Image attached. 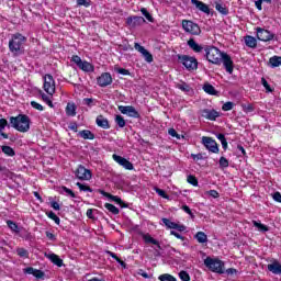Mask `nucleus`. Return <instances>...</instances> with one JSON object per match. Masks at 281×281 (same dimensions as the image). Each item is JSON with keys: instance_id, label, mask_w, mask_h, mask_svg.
I'll list each match as a JSON object with an SVG mask.
<instances>
[{"instance_id": "a18cd8bd", "label": "nucleus", "mask_w": 281, "mask_h": 281, "mask_svg": "<svg viewBox=\"0 0 281 281\" xmlns=\"http://www.w3.org/2000/svg\"><path fill=\"white\" fill-rule=\"evenodd\" d=\"M261 85L265 87L267 93H273V88L269 85V81L265 77L261 78Z\"/></svg>"}, {"instance_id": "603ef678", "label": "nucleus", "mask_w": 281, "mask_h": 281, "mask_svg": "<svg viewBox=\"0 0 281 281\" xmlns=\"http://www.w3.org/2000/svg\"><path fill=\"white\" fill-rule=\"evenodd\" d=\"M181 210L186 212V214H189L191 218H194V213H192V210L190 209V206H188V204H183L181 206Z\"/></svg>"}, {"instance_id": "473e14b6", "label": "nucleus", "mask_w": 281, "mask_h": 281, "mask_svg": "<svg viewBox=\"0 0 281 281\" xmlns=\"http://www.w3.org/2000/svg\"><path fill=\"white\" fill-rule=\"evenodd\" d=\"M40 95H42L43 102H45L50 109H54V102H52L49 95L45 94L43 90H40Z\"/></svg>"}, {"instance_id": "9b49d317", "label": "nucleus", "mask_w": 281, "mask_h": 281, "mask_svg": "<svg viewBox=\"0 0 281 281\" xmlns=\"http://www.w3.org/2000/svg\"><path fill=\"white\" fill-rule=\"evenodd\" d=\"M75 177L79 179V181H91L93 173H91V170L87 169L85 166L79 165L75 170Z\"/></svg>"}, {"instance_id": "5701e85b", "label": "nucleus", "mask_w": 281, "mask_h": 281, "mask_svg": "<svg viewBox=\"0 0 281 281\" xmlns=\"http://www.w3.org/2000/svg\"><path fill=\"white\" fill-rule=\"evenodd\" d=\"M46 258H48L53 265H56V267H63L64 265L63 259L56 254L46 255Z\"/></svg>"}, {"instance_id": "864d4df0", "label": "nucleus", "mask_w": 281, "mask_h": 281, "mask_svg": "<svg viewBox=\"0 0 281 281\" xmlns=\"http://www.w3.org/2000/svg\"><path fill=\"white\" fill-rule=\"evenodd\" d=\"M61 190L64 192H66V194H68V196H70L71 199H76V193L74 192V190H71L65 186L61 187Z\"/></svg>"}, {"instance_id": "6ab92c4d", "label": "nucleus", "mask_w": 281, "mask_h": 281, "mask_svg": "<svg viewBox=\"0 0 281 281\" xmlns=\"http://www.w3.org/2000/svg\"><path fill=\"white\" fill-rule=\"evenodd\" d=\"M191 3L195 5L196 10H200V12H203L204 14H211L212 11L210 10V5H207L205 2L200 0H191Z\"/></svg>"}, {"instance_id": "c85d7f7f", "label": "nucleus", "mask_w": 281, "mask_h": 281, "mask_svg": "<svg viewBox=\"0 0 281 281\" xmlns=\"http://www.w3.org/2000/svg\"><path fill=\"white\" fill-rule=\"evenodd\" d=\"M66 115L76 117V103H68L66 106Z\"/></svg>"}, {"instance_id": "e2e57ef3", "label": "nucleus", "mask_w": 281, "mask_h": 281, "mask_svg": "<svg viewBox=\"0 0 281 281\" xmlns=\"http://www.w3.org/2000/svg\"><path fill=\"white\" fill-rule=\"evenodd\" d=\"M156 192L158 193V196H161L162 199H169L164 189L156 188Z\"/></svg>"}, {"instance_id": "f8f14e48", "label": "nucleus", "mask_w": 281, "mask_h": 281, "mask_svg": "<svg viewBox=\"0 0 281 281\" xmlns=\"http://www.w3.org/2000/svg\"><path fill=\"white\" fill-rule=\"evenodd\" d=\"M97 192L99 194H102V196H105V199H110V201H114V203H116V205H120V207L126 209L128 207V204H126L125 202L122 201V198L117 196V195H113L102 189H98Z\"/></svg>"}, {"instance_id": "1a4fd4ad", "label": "nucleus", "mask_w": 281, "mask_h": 281, "mask_svg": "<svg viewBox=\"0 0 281 281\" xmlns=\"http://www.w3.org/2000/svg\"><path fill=\"white\" fill-rule=\"evenodd\" d=\"M202 144L209 150V153H213L214 155H218L220 148H218V143L210 136H203L202 137Z\"/></svg>"}, {"instance_id": "bb28decb", "label": "nucleus", "mask_w": 281, "mask_h": 281, "mask_svg": "<svg viewBox=\"0 0 281 281\" xmlns=\"http://www.w3.org/2000/svg\"><path fill=\"white\" fill-rule=\"evenodd\" d=\"M203 91L209 95H218V91H216V88H214V86L211 83H204Z\"/></svg>"}, {"instance_id": "a878e982", "label": "nucleus", "mask_w": 281, "mask_h": 281, "mask_svg": "<svg viewBox=\"0 0 281 281\" xmlns=\"http://www.w3.org/2000/svg\"><path fill=\"white\" fill-rule=\"evenodd\" d=\"M79 137H81L82 139H90L93 140L95 139V134H93V132H91L90 130H83L80 131L78 133Z\"/></svg>"}, {"instance_id": "c03bdc74", "label": "nucleus", "mask_w": 281, "mask_h": 281, "mask_svg": "<svg viewBox=\"0 0 281 281\" xmlns=\"http://www.w3.org/2000/svg\"><path fill=\"white\" fill-rule=\"evenodd\" d=\"M7 225H8L9 229L19 234V225L14 221H12V220L7 221Z\"/></svg>"}, {"instance_id": "39448f33", "label": "nucleus", "mask_w": 281, "mask_h": 281, "mask_svg": "<svg viewBox=\"0 0 281 281\" xmlns=\"http://www.w3.org/2000/svg\"><path fill=\"white\" fill-rule=\"evenodd\" d=\"M178 63L183 65L188 71H196L199 69V60L190 55H177Z\"/></svg>"}, {"instance_id": "8fccbe9b", "label": "nucleus", "mask_w": 281, "mask_h": 281, "mask_svg": "<svg viewBox=\"0 0 281 281\" xmlns=\"http://www.w3.org/2000/svg\"><path fill=\"white\" fill-rule=\"evenodd\" d=\"M114 71H116V74H120L121 76H131V71L126 68L115 67Z\"/></svg>"}, {"instance_id": "393cba45", "label": "nucleus", "mask_w": 281, "mask_h": 281, "mask_svg": "<svg viewBox=\"0 0 281 281\" xmlns=\"http://www.w3.org/2000/svg\"><path fill=\"white\" fill-rule=\"evenodd\" d=\"M268 65L272 69H276V67H281V56L274 55V56L270 57Z\"/></svg>"}, {"instance_id": "c756f323", "label": "nucleus", "mask_w": 281, "mask_h": 281, "mask_svg": "<svg viewBox=\"0 0 281 281\" xmlns=\"http://www.w3.org/2000/svg\"><path fill=\"white\" fill-rule=\"evenodd\" d=\"M195 240H198V243H200L201 245L207 243V235L203 232H198L194 235Z\"/></svg>"}, {"instance_id": "79ce46f5", "label": "nucleus", "mask_w": 281, "mask_h": 281, "mask_svg": "<svg viewBox=\"0 0 281 281\" xmlns=\"http://www.w3.org/2000/svg\"><path fill=\"white\" fill-rule=\"evenodd\" d=\"M115 123L117 124L119 128H124V126H126V120H124V116L120 114L115 116Z\"/></svg>"}, {"instance_id": "6e6d98bb", "label": "nucleus", "mask_w": 281, "mask_h": 281, "mask_svg": "<svg viewBox=\"0 0 281 281\" xmlns=\"http://www.w3.org/2000/svg\"><path fill=\"white\" fill-rule=\"evenodd\" d=\"M31 106L36 111H45V108L36 101H31Z\"/></svg>"}, {"instance_id": "a19ab883", "label": "nucleus", "mask_w": 281, "mask_h": 281, "mask_svg": "<svg viewBox=\"0 0 281 281\" xmlns=\"http://www.w3.org/2000/svg\"><path fill=\"white\" fill-rule=\"evenodd\" d=\"M77 188H79L80 192H93V189L89 187L88 184L77 182L76 183Z\"/></svg>"}, {"instance_id": "f704fd0d", "label": "nucleus", "mask_w": 281, "mask_h": 281, "mask_svg": "<svg viewBox=\"0 0 281 281\" xmlns=\"http://www.w3.org/2000/svg\"><path fill=\"white\" fill-rule=\"evenodd\" d=\"M140 12L149 23H155V18L153 16V14H150V12H148V9L140 8Z\"/></svg>"}, {"instance_id": "7c9ffc66", "label": "nucleus", "mask_w": 281, "mask_h": 281, "mask_svg": "<svg viewBox=\"0 0 281 281\" xmlns=\"http://www.w3.org/2000/svg\"><path fill=\"white\" fill-rule=\"evenodd\" d=\"M127 115L128 117H134L135 120H139L142 117V115H139V112L133 105H130Z\"/></svg>"}, {"instance_id": "0e129e2a", "label": "nucleus", "mask_w": 281, "mask_h": 281, "mask_svg": "<svg viewBox=\"0 0 281 281\" xmlns=\"http://www.w3.org/2000/svg\"><path fill=\"white\" fill-rule=\"evenodd\" d=\"M83 104H86V106H93V99L92 98H85L83 99Z\"/></svg>"}, {"instance_id": "7ed1b4c3", "label": "nucleus", "mask_w": 281, "mask_h": 281, "mask_svg": "<svg viewBox=\"0 0 281 281\" xmlns=\"http://www.w3.org/2000/svg\"><path fill=\"white\" fill-rule=\"evenodd\" d=\"M25 43H27V37L21 33H15L9 41V50L11 54L20 56V54H23V45H25Z\"/></svg>"}, {"instance_id": "0eeeda50", "label": "nucleus", "mask_w": 281, "mask_h": 281, "mask_svg": "<svg viewBox=\"0 0 281 281\" xmlns=\"http://www.w3.org/2000/svg\"><path fill=\"white\" fill-rule=\"evenodd\" d=\"M44 83H43V89L44 91L53 97L54 93H56V80H54V76H52L50 74H46L43 77Z\"/></svg>"}, {"instance_id": "423d86ee", "label": "nucleus", "mask_w": 281, "mask_h": 281, "mask_svg": "<svg viewBox=\"0 0 281 281\" xmlns=\"http://www.w3.org/2000/svg\"><path fill=\"white\" fill-rule=\"evenodd\" d=\"M71 63H75V65H77V67H79L81 71H85L86 74L95 71V67L91 63L87 60L82 61V58H80L78 55H72Z\"/></svg>"}, {"instance_id": "6e6552de", "label": "nucleus", "mask_w": 281, "mask_h": 281, "mask_svg": "<svg viewBox=\"0 0 281 281\" xmlns=\"http://www.w3.org/2000/svg\"><path fill=\"white\" fill-rule=\"evenodd\" d=\"M182 30L192 36L201 35V26H199V24L194 23L192 20H182Z\"/></svg>"}, {"instance_id": "c9c22d12", "label": "nucleus", "mask_w": 281, "mask_h": 281, "mask_svg": "<svg viewBox=\"0 0 281 281\" xmlns=\"http://www.w3.org/2000/svg\"><path fill=\"white\" fill-rule=\"evenodd\" d=\"M215 10H217V12H220V14H224V16H227V14H229V9H227V7H225L221 3L215 4Z\"/></svg>"}, {"instance_id": "f3484780", "label": "nucleus", "mask_w": 281, "mask_h": 281, "mask_svg": "<svg viewBox=\"0 0 281 281\" xmlns=\"http://www.w3.org/2000/svg\"><path fill=\"white\" fill-rule=\"evenodd\" d=\"M134 49H136V52H139V54H142L146 63H153V60H155V58L153 57V54H150V52H148V49H146L139 43L137 42L134 43Z\"/></svg>"}, {"instance_id": "412c9836", "label": "nucleus", "mask_w": 281, "mask_h": 281, "mask_svg": "<svg viewBox=\"0 0 281 281\" xmlns=\"http://www.w3.org/2000/svg\"><path fill=\"white\" fill-rule=\"evenodd\" d=\"M268 271L273 273L274 276H280L281 273V263L278 260H274L272 263L268 265Z\"/></svg>"}, {"instance_id": "dca6fc26", "label": "nucleus", "mask_w": 281, "mask_h": 281, "mask_svg": "<svg viewBox=\"0 0 281 281\" xmlns=\"http://www.w3.org/2000/svg\"><path fill=\"white\" fill-rule=\"evenodd\" d=\"M97 85L102 88L113 85V76H111V72H102L101 76L97 78Z\"/></svg>"}, {"instance_id": "338daca9", "label": "nucleus", "mask_w": 281, "mask_h": 281, "mask_svg": "<svg viewBox=\"0 0 281 281\" xmlns=\"http://www.w3.org/2000/svg\"><path fill=\"white\" fill-rule=\"evenodd\" d=\"M5 126H8V120L0 119V133L3 131V128H5Z\"/></svg>"}, {"instance_id": "5fc2aeb1", "label": "nucleus", "mask_w": 281, "mask_h": 281, "mask_svg": "<svg viewBox=\"0 0 281 281\" xmlns=\"http://www.w3.org/2000/svg\"><path fill=\"white\" fill-rule=\"evenodd\" d=\"M234 109V102L227 101L222 105V111H232Z\"/></svg>"}, {"instance_id": "69168bd1", "label": "nucleus", "mask_w": 281, "mask_h": 281, "mask_svg": "<svg viewBox=\"0 0 281 281\" xmlns=\"http://www.w3.org/2000/svg\"><path fill=\"white\" fill-rule=\"evenodd\" d=\"M68 128L70 131H74V133H78V123L74 122V123H70Z\"/></svg>"}, {"instance_id": "13d9d810", "label": "nucleus", "mask_w": 281, "mask_h": 281, "mask_svg": "<svg viewBox=\"0 0 281 281\" xmlns=\"http://www.w3.org/2000/svg\"><path fill=\"white\" fill-rule=\"evenodd\" d=\"M77 5H83V8H90L91 0H77Z\"/></svg>"}, {"instance_id": "aec40b11", "label": "nucleus", "mask_w": 281, "mask_h": 281, "mask_svg": "<svg viewBox=\"0 0 281 281\" xmlns=\"http://www.w3.org/2000/svg\"><path fill=\"white\" fill-rule=\"evenodd\" d=\"M95 124H97V126H99V128H103L104 131H109V128H111L109 119L104 117V115H102V114L97 116Z\"/></svg>"}, {"instance_id": "2eb2a0df", "label": "nucleus", "mask_w": 281, "mask_h": 281, "mask_svg": "<svg viewBox=\"0 0 281 281\" xmlns=\"http://www.w3.org/2000/svg\"><path fill=\"white\" fill-rule=\"evenodd\" d=\"M112 159L119 164V166H122V168H124L125 170H134V166L133 162H131L128 159L117 155V154H113L112 155Z\"/></svg>"}, {"instance_id": "4c0bfd02", "label": "nucleus", "mask_w": 281, "mask_h": 281, "mask_svg": "<svg viewBox=\"0 0 281 281\" xmlns=\"http://www.w3.org/2000/svg\"><path fill=\"white\" fill-rule=\"evenodd\" d=\"M16 255L20 258H30V251H27V249H25V248L18 247Z\"/></svg>"}, {"instance_id": "774afa93", "label": "nucleus", "mask_w": 281, "mask_h": 281, "mask_svg": "<svg viewBox=\"0 0 281 281\" xmlns=\"http://www.w3.org/2000/svg\"><path fill=\"white\" fill-rule=\"evenodd\" d=\"M273 199H274V201H277V203H281V193L280 192H274Z\"/></svg>"}, {"instance_id": "052dcab7", "label": "nucleus", "mask_w": 281, "mask_h": 281, "mask_svg": "<svg viewBox=\"0 0 281 281\" xmlns=\"http://www.w3.org/2000/svg\"><path fill=\"white\" fill-rule=\"evenodd\" d=\"M206 194H209V196H212V199H218V196H221V193H218V191L216 190H210L206 192Z\"/></svg>"}, {"instance_id": "f257e3e1", "label": "nucleus", "mask_w": 281, "mask_h": 281, "mask_svg": "<svg viewBox=\"0 0 281 281\" xmlns=\"http://www.w3.org/2000/svg\"><path fill=\"white\" fill-rule=\"evenodd\" d=\"M187 44L190 47V49H192L195 54H201L202 52H205L204 58H206V60L211 63V65H217L218 67H221V59L223 58V52H221L218 47L214 45H205V46L199 45V43H196L194 38H190L187 42Z\"/></svg>"}, {"instance_id": "ea45409f", "label": "nucleus", "mask_w": 281, "mask_h": 281, "mask_svg": "<svg viewBox=\"0 0 281 281\" xmlns=\"http://www.w3.org/2000/svg\"><path fill=\"white\" fill-rule=\"evenodd\" d=\"M159 281H177V278L170 273H164L158 277Z\"/></svg>"}, {"instance_id": "ddd939ff", "label": "nucleus", "mask_w": 281, "mask_h": 281, "mask_svg": "<svg viewBox=\"0 0 281 281\" xmlns=\"http://www.w3.org/2000/svg\"><path fill=\"white\" fill-rule=\"evenodd\" d=\"M221 65H224L225 70L227 74H234V60L229 54L223 52Z\"/></svg>"}, {"instance_id": "72a5a7b5", "label": "nucleus", "mask_w": 281, "mask_h": 281, "mask_svg": "<svg viewBox=\"0 0 281 281\" xmlns=\"http://www.w3.org/2000/svg\"><path fill=\"white\" fill-rule=\"evenodd\" d=\"M177 89H180V91H183L184 93H190L192 91V88L190 87V85L186 83V81H181V83H178Z\"/></svg>"}, {"instance_id": "49530a36", "label": "nucleus", "mask_w": 281, "mask_h": 281, "mask_svg": "<svg viewBox=\"0 0 281 281\" xmlns=\"http://www.w3.org/2000/svg\"><path fill=\"white\" fill-rule=\"evenodd\" d=\"M241 109H243L244 113H254V111H255L254 104H251V103L241 104Z\"/></svg>"}, {"instance_id": "2f4dec72", "label": "nucleus", "mask_w": 281, "mask_h": 281, "mask_svg": "<svg viewBox=\"0 0 281 281\" xmlns=\"http://www.w3.org/2000/svg\"><path fill=\"white\" fill-rule=\"evenodd\" d=\"M254 227H257L258 232H269V226L261 224L260 221H252Z\"/></svg>"}, {"instance_id": "cd10ccee", "label": "nucleus", "mask_w": 281, "mask_h": 281, "mask_svg": "<svg viewBox=\"0 0 281 281\" xmlns=\"http://www.w3.org/2000/svg\"><path fill=\"white\" fill-rule=\"evenodd\" d=\"M1 150L2 153L7 156V157H14V155H16V151H14V148L8 146V145H2L1 146Z\"/></svg>"}, {"instance_id": "de8ad7c7", "label": "nucleus", "mask_w": 281, "mask_h": 281, "mask_svg": "<svg viewBox=\"0 0 281 281\" xmlns=\"http://www.w3.org/2000/svg\"><path fill=\"white\" fill-rule=\"evenodd\" d=\"M187 181L191 186H194V188L199 186V179H196V176H192V175L188 176Z\"/></svg>"}, {"instance_id": "4468645a", "label": "nucleus", "mask_w": 281, "mask_h": 281, "mask_svg": "<svg viewBox=\"0 0 281 281\" xmlns=\"http://www.w3.org/2000/svg\"><path fill=\"white\" fill-rule=\"evenodd\" d=\"M125 23L127 27L135 29L139 27L140 25H144V23H146V19L139 15H132L126 19Z\"/></svg>"}, {"instance_id": "20e7f679", "label": "nucleus", "mask_w": 281, "mask_h": 281, "mask_svg": "<svg viewBox=\"0 0 281 281\" xmlns=\"http://www.w3.org/2000/svg\"><path fill=\"white\" fill-rule=\"evenodd\" d=\"M204 266L207 267L212 273H218L223 276L225 273V262L218 258L206 257L204 259Z\"/></svg>"}, {"instance_id": "680f3d73", "label": "nucleus", "mask_w": 281, "mask_h": 281, "mask_svg": "<svg viewBox=\"0 0 281 281\" xmlns=\"http://www.w3.org/2000/svg\"><path fill=\"white\" fill-rule=\"evenodd\" d=\"M45 236H46V238H48V240L56 241V235L54 233L46 231Z\"/></svg>"}, {"instance_id": "f03ea898", "label": "nucleus", "mask_w": 281, "mask_h": 281, "mask_svg": "<svg viewBox=\"0 0 281 281\" xmlns=\"http://www.w3.org/2000/svg\"><path fill=\"white\" fill-rule=\"evenodd\" d=\"M9 122L15 131L19 133H27L30 131V124H32V120L27 114H19L18 116H11Z\"/></svg>"}, {"instance_id": "4d7b16f0", "label": "nucleus", "mask_w": 281, "mask_h": 281, "mask_svg": "<svg viewBox=\"0 0 281 281\" xmlns=\"http://www.w3.org/2000/svg\"><path fill=\"white\" fill-rule=\"evenodd\" d=\"M34 278H37L38 280L45 278V272L43 270L35 269L33 272Z\"/></svg>"}, {"instance_id": "9d476101", "label": "nucleus", "mask_w": 281, "mask_h": 281, "mask_svg": "<svg viewBox=\"0 0 281 281\" xmlns=\"http://www.w3.org/2000/svg\"><path fill=\"white\" fill-rule=\"evenodd\" d=\"M255 30L258 41H261L262 43H269V41H273V38H276V34L271 33L267 29L257 26Z\"/></svg>"}, {"instance_id": "3c124183", "label": "nucleus", "mask_w": 281, "mask_h": 281, "mask_svg": "<svg viewBox=\"0 0 281 281\" xmlns=\"http://www.w3.org/2000/svg\"><path fill=\"white\" fill-rule=\"evenodd\" d=\"M220 168H229V160H227V158H225L224 156L220 158Z\"/></svg>"}, {"instance_id": "e433bc0d", "label": "nucleus", "mask_w": 281, "mask_h": 281, "mask_svg": "<svg viewBox=\"0 0 281 281\" xmlns=\"http://www.w3.org/2000/svg\"><path fill=\"white\" fill-rule=\"evenodd\" d=\"M105 210H109L111 214L117 215L120 214V209L117 206L111 204V203H105L104 204Z\"/></svg>"}, {"instance_id": "a211bd4d", "label": "nucleus", "mask_w": 281, "mask_h": 281, "mask_svg": "<svg viewBox=\"0 0 281 281\" xmlns=\"http://www.w3.org/2000/svg\"><path fill=\"white\" fill-rule=\"evenodd\" d=\"M201 115L205 119V120H210V122H216L217 117H221V112L212 109H204L201 110Z\"/></svg>"}, {"instance_id": "b1692460", "label": "nucleus", "mask_w": 281, "mask_h": 281, "mask_svg": "<svg viewBox=\"0 0 281 281\" xmlns=\"http://www.w3.org/2000/svg\"><path fill=\"white\" fill-rule=\"evenodd\" d=\"M245 43L247 47H250L251 49H256L258 47V40L251 35H247L245 37Z\"/></svg>"}, {"instance_id": "bf43d9fd", "label": "nucleus", "mask_w": 281, "mask_h": 281, "mask_svg": "<svg viewBox=\"0 0 281 281\" xmlns=\"http://www.w3.org/2000/svg\"><path fill=\"white\" fill-rule=\"evenodd\" d=\"M130 108H131V105H119V111L123 115H128V109Z\"/></svg>"}, {"instance_id": "4be33fe9", "label": "nucleus", "mask_w": 281, "mask_h": 281, "mask_svg": "<svg viewBox=\"0 0 281 281\" xmlns=\"http://www.w3.org/2000/svg\"><path fill=\"white\" fill-rule=\"evenodd\" d=\"M143 240L146 245H156L157 249H161V244H159V240L153 238L150 234H143Z\"/></svg>"}, {"instance_id": "37998d69", "label": "nucleus", "mask_w": 281, "mask_h": 281, "mask_svg": "<svg viewBox=\"0 0 281 281\" xmlns=\"http://www.w3.org/2000/svg\"><path fill=\"white\" fill-rule=\"evenodd\" d=\"M46 215L48 218H50V221H54V223H56V225H60V217H58V215H56V213L50 211V212H47Z\"/></svg>"}, {"instance_id": "09e8293b", "label": "nucleus", "mask_w": 281, "mask_h": 281, "mask_svg": "<svg viewBox=\"0 0 281 281\" xmlns=\"http://www.w3.org/2000/svg\"><path fill=\"white\" fill-rule=\"evenodd\" d=\"M179 278L181 281H190L191 280L190 273H188V271H186V270H181L179 272Z\"/></svg>"}, {"instance_id": "58836bf2", "label": "nucleus", "mask_w": 281, "mask_h": 281, "mask_svg": "<svg viewBox=\"0 0 281 281\" xmlns=\"http://www.w3.org/2000/svg\"><path fill=\"white\" fill-rule=\"evenodd\" d=\"M161 222L164 223V225H166L168 229H176L177 227V223L170 221L169 218L164 217L161 218Z\"/></svg>"}]
</instances>
